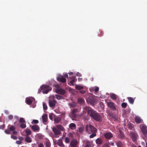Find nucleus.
Returning a JSON list of instances; mask_svg holds the SVG:
<instances>
[{
  "instance_id": "f257e3e1",
  "label": "nucleus",
  "mask_w": 147,
  "mask_h": 147,
  "mask_svg": "<svg viewBox=\"0 0 147 147\" xmlns=\"http://www.w3.org/2000/svg\"><path fill=\"white\" fill-rule=\"evenodd\" d=\"M84 109L87 111L88 114L94 119H102V113L99 114L90 107L86 106L84 107Z\"/></svg>"
},
{
  "instance_id": "f03ea898",
  "label": "nucleus",
  "mask_w": 147,
  "mask_h": 147,
  "mask_svg": "<svg viewBox=\"0 0 147 147\" xmlns=\"http://www.w3.org/2000/svg\"><path fill=\"white\" fill-rule=\"evenodd\" d=\"M40 88L42 91L43 94H47L49 91L52 90V88L49 86L46 85H43L40 87Z\"/></svg>"
},
{
  "instance_id": "7ed1b4c3",
  "label": "nucleus",
  "mask_w": 147,
  "mask_h": 147,
  "mask_svg": "<svg viewBox=\"0 0 147 147\" xmlns=\"http://www.w3.org/2000/svg\"><path fill=\"white\" fill-rule=\"evenodd\" d=\"M86 131L88 134H91L92 133H96L97 129L93 126L90 125H88L86 126Z\"/></svg>"
},
{
  "instance_id": "20e7f679",
  "label": "nucleus",
  "mask_w": 147,
  "mask_h": 147,
  "mask_svg": "<svg viewBox=\"0 0 147 147\" xmlns=\"http://www.w3.org/2000/svg\"><path fill=\"white\" fill-rule=\"evenodd\" d=\"M129 135L132 141L134 142H136L139 137L138 133L136 131H130Z\"/></svg>"
},
{
  "instance_id": "39448f33",
  "label": "nucleus",
  "mask_w": 147,
  "mask_h": 147,
  "mask_svg": "<svg viewBox=\"0 0 147 147\" xmlns=\"http://www.w3.org/2000/svg\"><path fill=\"white\" fill-rule=\"evenodd\" d=\"M79 112L78 110L76 109H75L73 110L69 114V116L73 118H77L78 115L76 114V113Z\"/></svg>"
},
{
  "instance_id": "423d86ee",
  "label": "nucleus",
  "mask_w": 147,
  "mask_h": 147,
  "mask_svg": "<svg viewBox=\"0 0 147 147\" xmlns=\"http://www.w3.org/2000/svg\"><path fill=\"white\" fill-rule=\"evenodd\" d=\"M55 90L56 93L62 95L65 94L66 92L65 90L60 87H57L55 89Z\"/></svg>"
},
{
  "instance_id": "0eeeda50",
  "label": "nucleus",
  "mask_w": 147,
  "mask_h": 147,
  "mask_svg": "<svg viewBox=\"0 0 147 147\" xmlns=\"http://www.w3.org/2000/svg\"><path fill=\"white\" fill-rule=\"evenodd\" d=\"M95 96H94L91 95L89 96L87 99V101L88 103L92 105H93L95 102Z\"/></svg>"
},
{
  "instance_id": "6e6552de",
  "label": "nucleus",
  "mask_w": 147,
  "mask_h": 147,
  "mask_svg": "<svg viewBox=\"0 0 147 147\" xmlns=\"http://www.w3.org/2000/svg\"><path fill=\"white\" fill-rule=\"evenodd\" d=\"M140 127L141 131L144 136H147V127L145 125H140Z\"/></svg>"
},
{
  "instance_id": "1a4fd4ad",
  "label": "nucleus",
  "mask_w": 147,
  "mask_h": 147,
  "mask_svg": "<svg viewBox=\"0 0 147 147\" xmlns=\"http://www.w3.org/2000/svg\"><path fill=\"white\" fill-rule=\"evenodd\" d=\"M78 143L77 140L76 139H72L70 143V145L71 147H77Z\"/></svg>"
},
{
  "instance_id": "9d476101",
  "label": "nucleus",
  "mask_w": 147,
  "mask_h": 147,
  "mask_svg": "<svg viewBox=\"0 0 147 147\" xmlns=\"http://www.w3.org/2000/svg\"><path fill=\"white\" fill-rule=\"evenodd\" d=\"M57 79L58 81L63 83L65 82L66 81V79L62 76H58Z\"/></svg>"
},
{
  "instance_id": "9b49d317",
  "label": "nucleus",
  "mask_w": 147,
  "mask_h": 147,
  "mask_svg": "<svg viewBox=\"0 0 147 147\" xmlns=\"http://www.w3.org/2000/svg\"><path fill=\"white\" fill-rule=\"evenodd\" d=\"M56 101L55 100H49V104L50 107H54L55 105Z\"/></svg>"
},
{
  "instance_id": "f8f14e48",
  "label": "nucleus",
  "mask_w": 147,
  "mask_h": 147,
  "mask_svg": "<svg viewBox=\"0 0 147 147\" xmlns=\"http://www.w3.org/2000/svg\"><path fill=\"white\" fill-rule=\"evenodd\" d=\"M108 106L110 109L112 110H115V108L114 103L112 102H108L107 103Z\"/></svg>"
},
{
  "instance_id": "ddd939ff",
  "label": "nucleus",
  "mask_w": 147,
  "mask_h": 147,
  "mask_svg": "<svg viewBox=\"0 0 147 147\" xmlns=\"http://www.w3.org/2000/svg\"><path fill=\"white\" fill-rule=\"evenodd\" d=\"M32 129L34 131H39L40 129L39 127L36 125H34L31 127Z\"/></svg>"
},
{
  "instance_id": "4468645a",
  "label": "nucleus",
  "mask_w": 147,
  "mask_h": 147,
  "mask_svg": "<svg viewBox=\"0 0 147 147\" xmlns=\"http://www.w3.org/2000/svg\"><path fill=\"white\" fill-rule=\"evenodd\" d=\"M52 129L53 131L56 135H59L61 133V132L55 127H53Z\"/></svg>"
},
{
  "instance_id": "2eb2a0df",
  "label": "nucleus",
  "mask_w": 147,
  "mask_h": 147,
  "mask_svg": "<svg viewBox=\"0 0 147 147\" xmlns=\"http://www.w3.org/2000/svg\"><path fill=\"white\" fill-rule=\"evenodd\" d=\"M104 136L105 138L109 139L113 137V136L111 133L108 132L105 134Z\"/></svg>"
},
{
  "instance_id": "dca6fc26",
  "label": "nucleus",
  "mask_w": 147,
  "mask_h": 147,
  "mask_svg": "<svg viewBox=\"0 0 147 147\" xmlns=\"http://www.w3.org/2000/svg\"><path fill=\"white\" fill-rule=\"evenodd\" d=\"M84 143L85 144V147H90L91 146V142L88 140H84Z\"/></svg>"
},
{
  "instance_id": "f3484780",
  "label": "nucleus",
  "mask_w": 147,
  "mask_h": 147,
  "mask_svg": "<svg viewBox=\"0 0 147 147\" xmlns=\"http://www.w3.org/2000/svg\"><path fill=\"white\" fill-rule=\"evenodd\" d=\"M57 144L60 146L61 147H64V145L63 144L61 140H59L57 142Z\"/></svg>"
},
{
  "instance_id": "a211bd4d",
  "label": "nucleus",
  "mask_w": 147,
  "mask_h": 147,
  "mask_svg": "<svg viewBox=\"0 0 147 147\" xmlns=\"http://www.w3.org/2000/svg\"><path fill=\"white\" fill-rule=\"evenodd\" d=\"M26 102L27 104L30 105L32 103V100L30 98H26Z\"/></svg>"
},
{
  "instance_id": "6ab92c4d",
  "label": "nucleus",
  "mask_w": 147,
  "mask_h": 147,
  "mask_svg": "<svg viewBox=\"0 0 147 147\" xmlns=\"http://www.w3.org/2000/svg\"><path fill=\"white\" fill-rule=\"evenodd\" d=\"M69 127L71 129L73 130L75 129L76 128V124L73 123H70L69 125Z\"/></svg>"
},
{
  "instance_id": "aec40b11",
  "label": "nucleus",
  "mask_w": 147,
  "mask_h": 147,
  "mask_svg": "<svg viewBox=\"0 0 147 147\" xmlns=\"http://www.w3.org/2000/svg\"><path fill=\"white\" fill-rule=\"evenodd\" d=\"M127 99H128L129 102L131 104H133L134 101L135 100V99L131 97H128L127 98Z\"/></svg>"
},
{
  "instance_id": "412c9836",
  "label": "nucleus",
  "mask_w": 147,
  "mask_h": 147,
  "mask_svg": "<svg viewBox=\"0 0 147 147\" xmlns=\"http://www.w3.org/2000/svg\"><path fill=\"white\" fill-rule=\"evenodd\" d=\"M57 127L59 130L61 131H64L65 130L64 128L61 125H58L56 126Z\"/></svg>"
},
{
  "instance_id": "4be33fe9",
  "label": "nucleus",
  "mask_w": 147,
  "mask_h": 147,
  "mask_svg": "<svg viewBox=\"0 0 147 147\" xmlns=\"http://www.w3.org/2000/svg\"><path fill=\"white\" fill-rule=\"evenodd\" d=\"M25 141L28 143H30L32 142V140L31 138L28 136H26L25 138Z\"/></svg>"
},
{
  "instance_id": "5701e85b",
  "label": "nucleus",
  "mask_w": 147,
  "mask_h": 147,
  "mask_svg": "<svg viewBox=\"0 0 147 147\" xmlns=\"http://www.w3.org/2000/svg\"><path fill=\"white\" fill-rule=\"evenodd\" d=\"M102 142V140L100 138H98L96 140V142L97 144H101Z\"/></svg>"
},
{
  "instance_id": "b1692460",
  "label": "nucleus",
  "mask_w": 147,
  "mask_h": 147,
  "mask_svg": "<svg viewBox=\"0 0 147 147\" xmlns=\"http://www.w3.org/2000/svg\"><path fill=\"white\" fill-rule=\"evenodd\" d=\"M86 113L85 111H83L80 114L78 115L77 118L83 116L84 115H85Z\"/></svg>"
},
{
  "instance_id": "393cba45",
  "label": "nucleus",
  "mask_w": 147,
  "mask_h": 147,
  "mask_svg": "<svg viewBox=\"0 0 147 147\" xmlns=\"http://www.w3.org/2000/svg\"><path fill=\"white\" fill-rule=\"evenodd\" d=\"M26 136H28L31 134V131L30 129H26Z\"/></svg>"
},
{
  "instance_id": "a878e982",
  "label": "nucleus",
  "mask_w": 147,
  "mask_h": 147,
  "mask_svg": "<svg viewBox=\"0 0 147 147\" xmlns=\"http://www.w3.org/2000/svg\"><path fill=\"white\" fill-rule=\"evenodd\" d=\"M117 145L118 147H123L122 143L120 141H118L117 142Z\"/></svg>"
},
{
  "instance_id": "bb28decb",
  "label": "nucleus",
  "mask_w": 147,
  "mask_h": 147,
  "mask_svg": "<svg viewBox=\"0 0 147 147\" xmlns=\"http://www.w3.org/2000/svg\"><path fill=\"white\" fill-rule=\"evenodd\" d=\"M55 96V98L58 100L63 99V96L57 94H56Z\"/></svg>"
},
{
  "instance_id": "cd10ccee",
  "label": "nucleus",
  "mask_w": 147,
  "mask_h": 147,
  "mask_svg": "<svg viewBox=\"0 0 147 147\" xmlns=\"http://www.w3.org/2000/svg\"><path fill=\"white\" fill-rule=\"evenodd\" d=\"M78 102L81 104H83L84 102V100L83 98H80L78 100Z\"/></svg>"
},
{
  "instance_id": "c85d7f7f",
  "label": "nucleus",
  "mask_w": 147,
  "mask_h": 147,
  "mask_svg": "<svg viewBox=\"0 0 147 147\" xmlns=\"http://www.w3.org/2000/svg\"><path fill=\"white\" fill-rule=\"evenodd\" d=\"M44 136L41 134H37V137L38 139H42L44 137Z\"/></svg>"
},
{
  "instance_id": "c756f323",
  "label": "nucleus",
  "mask_w": 147,
  "mask_h": 147,
  "mask_svg": "<svg viewBox=\"0 0 147 147\" xmlns=\"http://www.w3.org/2000/svg\"><path fill=\"white\" fill-rule=\"evenodd\" d=\"M110 97L113 100H116L117 99L116 95L115 94H111L110 96Z\"/></svg>"
},
{
  "instance_id": "7c9ffc66",
  "label": "nucleus",
  "mask_w": 147,
  "mask_h": 147,
  "mask_svg": "<svg viewBox=\"0 0 147 147\" xmlns=\"http://www.w3.org/2000/svg\"><path fill=\"white\" fill-rule=\"evenodd\" d=\"M75 88L76 89L78 90H80L81 89H82L83 88V87L79 85H77L75 86Z\"/></svg>"
},
{
  "instance_id": "2f4dec72",
  "label": "nucleus",
  "mask_w": 147,
  "mask_h": 147,
  "mask_svg": "<svg viewBox=\"0 0 147 147\" xmlns=\"http://www.w3.org/2000/svg\"><path fill=\"white\" fill-rule=\"evenodd\" d=\"M45 145L46 147H51V144L49 141H46L45 142Z\"/></svg>"
},
{
  "instance_id": "473e14b6",
  "label": "nucleus",
  "mask_w": 147,
  "mask_h": 147,
  "mask_svg": "<svg viewBox=\"0 0 147 147\" xmlns=\"http://www.w3.org/2000/svg\"><path fill=\"white\" fill-rule=\"evenodd\" d=\"M43 109L44 110H46L47 109V106L46 103L45 102L43 103Z\"/></svg>"
},
{
  "instance_id": "72a5a7b5",
  "label": "nucleus",
  "mask_w": 147,
  "mask_h": 147,
  "mask_svg": "<svg viewBox=\"0 0 147 147\" xmlns=\"http://www.w3.org/2000/svg\"><path fill=\"white\" fill-rule=\"evenodd\" d=\"M71 107L74 108L76 106V104L75 103H72L69 104Z\"/></svg>"
},
{
  "instance_id": "f704fd0d",
  "label": "nucleus",
  "mask_w": 147,
  "mask_h": 147,
  "mask_svg": "<svg viewBox=\"0 0 147 147\" xmlns=\"http://www.w3.org/2000/svg\"><path fill=\"white\" fill-rule=\"evenodd\" d=\"M10 131H13L15 130L16 129L15 127L13 126H11L9 128Z\"/></svg>"
},
{
  "instance_id": "c9c22d12",
  "label": "nucleus",
  "mask_w": 147,
  "mask_h": 147,
  "mask_svg": "<svg viewBox=\"0 0 147 147\" xmlns=\"http://www.w3.org/2000/svg\"><path fill=\"white\" fill-rule=\"evenodd\" d=\"M20 126L23 129L25 128L26 127V123H21L20 125Z\"/></svg>"
},
{
  "instance_id": "e433bc0d",
  "label": "nucleus",
  "mask_w": 147,
  "mask_h": 147,
  "mask_svg": "<svg viewBox=\"0 0 147 147\" xmlns=\"http://www.w3.org/2000/svg\"><path fill=\"white\" fill-rule=\"evenodd\" d=\"M78 131L80 133L83 132L84 131L83 127L82 126L78 128Z\"/></svg>"
},
{
  "instance_id": "4c0bfd02",
  "label": "nucleus",
  "mask_w": 147,
  "mask_h": 147,
  "mask_svg": "<svg viewBox=\"0 0 147 147\" xmlns=\"http://www.w3.org/2000/svg\"><path fill=\"white\" fill-rule=\"evenodd\" d=\"M128 126V128L130 129H132L133 127L132 124L131 123H129Z\"/></svg>"
},
{
  "instance_id": "58836bf2",
  "label": "nucleus",
  "mask_w": 147,
  "mask_h": 147,
  "mask_svg": "<svg viewBox=\"0 0 147 147\" xmlns=\"http://www.w3.org/2000/svg\"><path fill=\"white\" fill-rule=\"evenodd\" d=\"M127 104L126 102H123L122 103L121 106L123 108H125L126 107Z\"/></svg>"
},
{
  "instance_id": "ea45409f",
  "label": "nucleus",
  "mask_w": 147,
  "mask_h": 147,
  "mask_svg": "<svg viewBox=\"0 0 147 147\" xmlns=\"http://www.w3.org/2000/svg\"><path fill=\"white\" fill-rule=\"evenodd\" d=\"M48 115L47 114L43 115L42 116V119H47V118Z\"/></svg>"
},
{
  "instance_id": "a19ab883",
  "label": "nucleus",
  "mask_w": 147,
  "mask_h": 147,
  "mask_svg": "<svg viewBox=\"0 0 147 147\" xmlns=\"http://www.w3.org/2000/svg\"><path fill=\"white\" fill-rule=\"evenodd\" d=\"M70 141L69 138L68 137H66L65 138V142L66 143L68 144Z\"/></svg>"
},
{
  "instance_id": "79ce46f5",
  "label": "nucleus",
  "mask_w": 147,
  "mask_h": 147,
  "mask_svg": "<svg viewBox=\"0 0 147 147\" xmlns=\"http://www.w3.org/2000/svg\"><path fill=\"white\" fill-rule=\"evenodd\" d=\"M92 133V134L90 135V138H93L94 137L96 136V134L95 133Z\"/></svg>"
},
{
  "instance_id": "37998d69",
  "label": "nucleus",
  "mask_w": 147,
  "mask_h": 147,
  "mask_svg": "<svg viewBox=\"0 0 147 147\" xmlns=\"http://www.w3.org/2000/svg\"><path fill=\"white\" fill-rule=\"evenodd\" d=\"M49 118L50 119H53V116H54L53 114L52 113H49Z\"/></svg>"
},
{
  "instance_id": "c03bdc74",
  "label": "nucleus",
  "mask_w": 147,
  "mask_h": 147,
  "mask_svg": "<svg viewBox=\"0 0 147 147\" xmlns=\"http://www.w3.org/2000/svg\"><path fill=\"white\" fill-rule=\"evenodd\" d=\"M5 132L7 134H10L11 133L9 129H5Z\"/></svg>"
},
{
  "instance_id": "a18cd8bd",
  "label": "nucleus",
  "mask_w": 147,
  "mask_h": 147,
  "mask_svg": "<svg viewBox=\"0 0 147 147\" xmlns=\"http://www.w3.org/2000/svg\"><path fill=\"white\" fill-rule=\"evenodd\" d=\"M11 138L14 140H16L17 139V137L16 136L13 135H11Z\"/></svg>"
},
{
  "instance_id": "49530a36",
  "label": "nucleus",
  "mask_w": 147,
  "mask_h": 147,
  "mask_svg": "<svg viewBox=\"0 0 147 147\" xmlns=\"http://www.w3.org/2000/svg\"><path fill=\"white\" fill-rule=\"evenodd\" d=\"M38 123V120H33L32 122V123L36 124Z\"/></svg>"
},
{
  "instance_id": "de8ad7c7",
  "label": "nucleus",
  "mask_w": 147,
  "mask_h": 147,
  "mask_svg": "<svg viewBox=\"0 0 147 147\" xmlns=\"http://www.w3.org/2000/svg\"><path fill=\"white\" fill-rule=\"evenodd\" d=\"M120 134H121V138H122L124 137V134H123V132L121 131H119Z\"/></svg>"
},
{
  "instance_id": "09e8293b",
  "label": "nucleus",
  "mask_w": 147,
  "mask_h": 147,
  "mask_svg": "<svg viewBox=\"0 0 147 147\" xmlns=\"http://www.w3.org/2000/svg\"><path fill=\"white\" fill-rule=\"evenodd\" d=\"M99 88L98 87H96L94 89V90L96 92H98L99 90Z\"/></svg>"
},
{
  "instance_id": "8fccbe9b",
  "label": "nucleus",
  "mask_w": 147,
  "mask_h": 147,
  "mask_svg": "<svg viewBox=\"0 0 147 147\" xmlns=\"http://www.w3.org/2000/svg\"><path fill=\"white\" fill-rule=\"evenodd\" d=\"M136 122L137 123H140L142 122L143 120H135Z\"/></svg>"
},
{
  "instance_id": "3c124183",
  "label": "nucleus",
  "mask_w": 147,
  "mask_h": 147,
  "mask_svg": "<svg viewBox=\"0 0 147 147\" xmlns=\"http://www.w3.org/2000/svg\"><path fill=\"white\" fill-rule=\"evenodd\" d=\"M8 118L9 119H12L13 118V116L12 115H9Z\"/></svg>"
},
{
  "instance_id": "603ef678",
  "label": "nucleus",
  "mask_w": 147,
  "mask_h": 147,
  "mask_svg": "<svg viewBox=\"0 0 147 147\" xmlns=\"http://www.w3.org/2000/svg\"><path fill=\"white\" fill-rule=\"evenodd\" d=\"M103 147H109V144H105L103 146Z\"/></svg>"
},
{
  "instance_id": "864d4df0",
  "label": "nucleus",
  "mask_w": 147,
  "mask_h": 147,
  "mask_svg": "<svg viewBox=\"0 0 147 147\" xmlns=\"http://www.w3.org/2000/svg\"><path fill=\"white\" fill-rule=\"evenodd\" d=\"M86 92V91L84 90H82L80 91V93L82 94H84Z\"/></svg>"
},
{
  "instance_id": "5fc2aeb1",
  "label": "nucleus",
  "mask_w": 147,
  "mask_h": 147,
  "mask_svg": "<svg viewBox=\"0 0 147 147\" xmlns=\"http://www.w3.org/2000/svg\"><path fill=\"white\" fill-rule=\"evenodd\" d=\"M38 147H44V146L43 143H40L38 146Z\"/></svg>"
},
{
  "instance_id": "6e6d98bb",
  "label": "nucleus",
  "mask_w": 147,
  "mask_h": 147,
  "mask_svg": "<svg viewBox=\"0 0 147 147\" xmlns=\"http://www.w3.org/2000/svg\"><path fill=\"white\" fill-rule=\"evenodd\" d=\"M19 121L21 123H26L25 120H19Z\"/></svg>"
},
{
  "instance_id": "4d7b16f0",
  "label": "nucleus",
  "mask_w": 147,
  "mask_h": 147,
  "mask_svg": "<svg viewBox=\"0 0 147 147\" xmlns=\"http://www.w3.org/2000/svg\"><path fill=\"white\" fill-rule=\"evenodd\" d=\"M68 136L71 138H73L74 136L73 134L71 133H69L68 134Z\"/></svg>"
},
{
  "instance_id": "13d9d810",
  "label": "nucleus",
  "mask_w": 147,
  "mask_h": 147,
  "mask_svg": "<svg viewBox=\"0 0 147 147\" xmlns=\"http://www.w3.org/2000/svg\"><path fill=\"white\" fill-rule=\"evenodd\" d=\"M22 142L20 141H16V143L18 144H21Z\"/></svg>"
},
{
  "instance_id": "bf43d9fd",
  "label": "nucleus",
  "mask_w": 147,
  "mask_h": 147,
  "mask_svg": "<svg viewBox=\"0 0 147 147\" xmlns=\"http://www.w3.org/2000/svg\"><path fill=\"white\" fill-rule=\"evenodd\" d=\"M135 119H141L139 116H136L135 117Z\"/></svg>"
},
{
  "instance_id": "052dcab7",
  "label": "nucleus",
  "mask_w": 147,
  "mask_h": 147,
  "mask_svg": "<svg viewBox=\"0 0 147 147\" xmlns=\"http://www.w3.org/2000/svg\"><path fill=\"white\" fill-rule=\"evenodd\" d=\"M13 134L14 135H17V131L14 130L13 131Z\"/></svg>"
},
{
  "instance_id": "680f3d73",
  "label": "nucleus",
  "mask_w": 147,
  "mask_h": 147,
  "mask_svg": "<svg viewBox=\"0 0 147 147\" xmlns=\"http://www.w3.org/2000/svg\"><path fill=\"white\" fill-rule=\"evenodd\" d=\"M75 82V80L74 79H73L71 81L70 83L72 84H73Z\"/></svg>"
},
{
  "instance_id": "e2e57ef3",
  "label": "nucleus",
  "mask_w": 147,
  "mask_h": 147,
  "mask_svg": "<svg viewBox=\"0 0 147 147\" xmlns=\"http://www.w3.org/2000/svg\"><path fill=\"white\" fill-rule=\"evenodd\" d=\"M55 122L56 123H58L60 122V120H54Z\"/></svg>"
},
{
  "instance_id": "0e129e2a",
  "label": "nucleus",
  "mask_w": 147,
  "mask_h": 147,
  "mask_svg": "<svg viewBox=\"0 0 147 147\" xmlns=\"http://www.w3.org/2000/svg\"><path fill=\"white\" fill-rule=\"evenodd\" d=\"M4 127L3 125H0V129H3Z\"/></svg>"
},
{
  "instance_id": "69168bd1",
  "label": "nucleus",
  "mask_w": 147,
  "mask_h": 147,
  "mask_svg": "<svg viewBox=\"0 0 147 147\" xmlns=\"http://www.w3.org/2000/svg\"><path fill=\"white\" fill-rule=\"evenodd\" d=\"M76 76H81V74H80L79 72H78L76 74Z\"/></svg>"
},
{
  "instance_id": "338daca9",
  "label": "nucleus",
  "mask_w": 147,
  "mask_h": 147,
  "mask_svg": "<svg viewBox=\"0 0 147 147\" xmlns=\"http://www.w3.org/2000/svg\"><path fill=\"white\" fill-rule=\"evenodd\" d=\"M4 112L6 114H8L9 113V111L7 110H5Z\"/></svg>"
},
{
  "instance_id": "774afa93",
  "label": "nucleus",
  "mask_w": 147,
  "mask_h": 147,
  "mask_svg": "<svg viewBox=\"0 0 147 147\" xmlns=\"http://www.w3.org/2000/svg\"><path fill=\"white\" fill-rule=\"evenodd\" d=\"M19 139L21 141H22L24 140L23 138L22 137H20Z\"/></svg>"
}]
</instances>
